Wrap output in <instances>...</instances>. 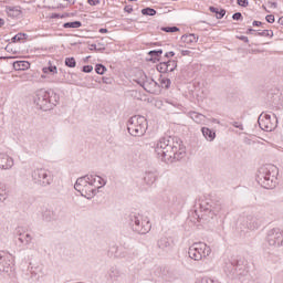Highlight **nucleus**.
Returning <instances> with one entry per match:
<instances>
[{"label": "nucleus", "instance_id": "aec40b11", "mask_svg": "<svg viewBox=\"0 0 283 283\" xmlns=\"http://www.w3.org/2000/svg\"><path fill=\"white\" fill-rule=\"evenodd\" d=\"M148 56H150V59H148L150 63H160L163 59V49L149 51Z\"/></svg>", "mask_w": 283, "mask_h": 283}, {"label": "nucleus", "instance_id": "7c9ffc66", "mask_svg": "<svg viewBox=\"0 0 283 283\" xmlns=\"http://www.w3.org/2000/svg\"><path fill=\"white\" fill-rule=\"evenodd\" d=\"M167 67H168V72H175L176 67H178V60H165Z\"/></svg>", "mask_w": 283, "mask_h": 283}, {"label": "nucleus", "instance_id": "a878e982", "mask_svg": "<svg viewBox=\"0 0 283 283\" xmlns=\"http://www.w3.org/2000/svg\"><path fill=\"white\" fill-rule=\"evenodd\" d=\"M182 43H187L188 45H191V43H198V36L196 34H185L181 36Z\"/></svg>", "mask_w": 283, "mask_h": 283}, {"label": "nucleus", "instance_id": "ddd939ff", "mask_svg": "<svg viewBox=\"0 0 283 283\" xmlns=\"http://www.w3.org/2000/svg\"><path fill=\"white\" fill-rule=\"evenodd\" d=\"M185 205V199L180 195H169L167 197V207L170 211H180Z\"/></svg>", "mask_w": 283, "mask_h": 283}, {"label": "nucleus", "instance_id": "f704fd0d", "mask_svg": "<svg viewBox=\"0 0 283 283\" xmlns=\"http://www.w3.org/2000/svg\"><path fill=\"white\" fill-rule=\"evenodd\" d=\"M43 74H57L59 70L56 65H50L42 69Z\"/></svg>", "mask_w": 283, "mask_h": 283}, {"label": "nucleus", "instance_id": "c756f323", "mask_svg": "<svg viewBox=\"0 0 283 283\" xmlns=\"http://www.w3.org/2000/svg\"><path fill=\"white\" fill-rule=\"evenodd\" d=\"M157 72H160V74L169 73V69H168L167 62L165 60L157 64Z\"/></svg>", "mask_w": 283, "mask_h": 283}, {"label": "nucleus", "instance_id": "6ab92c4d", "mask_svg": "<svg viewBox=\"0 0 283 283\" xmlns=\"http://www.w3.org/2000/svg\"><path fill=\"white\" fill-rule=\"evenodd\" d=\"M6 12H7L8 17H10L11 19H19V18H21V14H23V11H21L20 6H15V7L7 6Z\"/></svg>", "mask_w": 283, "mask_h": 283}, {"label": "nucleus", "instance_id": "bb28decb", "mask_svg": "<svg viewBox=\"0 0 283 283\" xmlns=\"http://www.w3.org/2000/svg\"><path fill=\"white\" fill-rule=\"evenodd\" d=\"M17 234L19 235L18 240L21 244H30L32 242V235L30 233L23 234L19 231H17Z\"/></svg>", "mask_w": 283, "mask_h": 283}, {"label": "nucleus", "instance_id": "a211bd4d", "mask_svg": "<svg viewBox=\"0 0 283 283\" xmlns=\"http://www.w3.org/2000/svg\"><path fill=\"white\" fill-rule=\"evenodd\" d=\"M247 227L251 231H254V229H260V227H262V219H258V217H253V216H248Z\"/></svg>", "mask_w": 283, "mask_h": 283}, {"label": "nucleus", "instance_id": "0eeeda50", "mask_svg": "<svg viewBox=\"0 0 283 283\" xmlns=\"http://www.w3.org/2000/svg\"><path fill=\"white\" fill-rule=\"evenodd\" d=\"M188 255L190 260L200 262L203 258H209V255H211V247L202 242L193 243L188 250Z\"/></svg>", "mask_w": 283, "mask_h": 283}, {"label": "nucleus", "instance_id": "e433bc0d", "mask_svg": "<svg viewBox=\"0 0 283 283\" xmlns=\"http://www.w3.org/2000/svg\"><path fill=\"white\" fill-rule=\"evenodd\" d=\"M64 65H66V67H76V59H74V57H66L64 60Z\"/></svg>", "mask_w": 283, "mask_h": 283}, {"label": "nucleus", "instance_id": "c9c22d12", "mask_svg": "<svg viewBox=\"0 0 283 283\" xmlns=\"http://www.w3.org/2000/svg\"><path fill=\"white\" fill-rule=\"evenodd\" d=\"M23 39H28V34H25V33H18V34H15L12 39H11V41L13 42V43H19V41H23Z\"/></svg>", "mask_w": 283, "mask_h": 283}, {"label": "nucleus", "instance_id": "4c0bfd02", "mask_svg": "<svg viewBox=\"0 0 283 283\" xmlns=\"http://www.w3.org/2000/svg\"><path fill=\"white\" fill-rule=\"evenodd\" d=\"M95 72H96V74H99L101 76H103V74H105V72H107V67L103 64H96Z\"/></svg>", "mask_w": 283, "mask_h": 283}, {"label": "nucleus", "instance_id": "864d4df0", "mask_svg": "<svg viewBox=\"0 0 283 283\" xmlns=\"http://www.w3.org/2000/svg\"><path fill=\"white\" fill-rule=\"evenodd\" d=\"M265 21H266L268 23H275V15H273V14L266 15V17H265Z\"/></svg>", "mask_w": 283, "mask_h": 283}, {"label": "nucleus", "instance_id": "774afa93", "mask_svg": "<svg viewBox=\"0 0 283 283\" xmlns=\"http://www.w3.org/2000/svg\"><path fill=\"white\" fill-rule=\"evenodd\" d=\"M279 25H283V17L277 20Z\"/></svg>", "mask_w": 283, "mask_h": 283}, {"label": "nucleus", "instance_id": "393cba45", "mask_svg": "<svg viewBox=\"0 0 283 283\" xmlns=\"http://www.w3.org/2000/svg\"><path fill=\"white\" fill-rule=\"evenodd\" d=\"M96 193H98V190H96V187H94V186H92L90 184L86 186V190H83V196L85 198H87L88 200L94 198V196H96Z\"/></svg>", "mask_w": 283, "mask_h": 283}, {"label": "nucleus", "instance_id": "052dcab7", "mask_svg": "<svg viewBox=\"0 0 283 283\" xmlns=\"http://www.w3.org/2000/svg\"><path fill=\"white\" fill-rule=\"evenodd\" d=\"M209 10H210L213 14H218V12L220 11V9H218V8L213 7V6L209 7Z\"/></svg>", "mask_w": 283, "mask_h": 283}, {"label": "nucleus", "instance_id": "2eb2a0df", "mask_svg": "<svg viewBox=\"0 0 283 283\" xmlns=\"http://www.w3.org/2000/svg\"><path fill=\"white\" fill-rule=\"evenodd\" d=\"M88 180H90V175L77 178L74 185V189L77 190L78 193H81V196H83V191H87V186L90 185Z\"/></svg>", "mask_w": 283, "mask_h": 283}, {"label": "nucleus", "instance_id": "de8ad7c7", "mask_svg": "<svg viewBox=\"0 0 283 283\" xmlns=\"http://www.w3.org/2000/svg\"><path fill=\"white\" fill-rule=\"evenodd\" d=\"M196 283H218V281L211 280L209 277H202L201 280L197 281Z\"/></svg>", "mask_w": 283, "mask_h": 283}, {"label": "nucleus", "instance_id": "6e6d98bb", "mask_svg": "<svg viewBox=\"0 0 283 283\" xmlns=\"http://www.w3.org/2000/svg\"><path fill=\"white\" fill-rule=\"evenodd\" d=\"M237 39H239V41H243V43H249V38L247 35H237Z\"/></svg>", "mask_w": 283, "mask_h": 283}, {"label": "nucleus", "instance_id": "f257e3e1", "mask_svg": "<svg viewBox=\"0 0 283 283\" xmlns=\"http://www.w3.org/2000/svg\"><path fill=\"white\" fill-rule=\"evenodd\" d=\"M155 154L163 163H178L187 156V148L179 137L165 136L155 145Z\"/></svg>", "mask_w": 283, "mask_h": 283}, {"label": "nucleus", "instance_id": "c85d7f7f", "mask_svg": "<svg viewBox=\"0 0 283 283\" xmlns=\"http://www.w3.org/2000/svg\"><path fill=\"white\" fill-rule=\"evenodd\" d=\"M62 27L65 30H67V29H78V28L83 27V22H81V21L65 22Z\"/></svg>", "mask_w": 283, "mask_h": 283}, {"label": "nucleus", "instance_id": "4be33fe9", "mask_svg": "<svg viewBox=\"0 0 283 283\" xmlns=\"http://www.w3.org/2000/svg\"><path fill=\"white\" fill-rule=\"evenodd\" d=\"M201 134L209 143H213V140H216V130L209 127H202Z\"/></svg>", "mask_w": 283, "mask_h": 283}, {"label": "nucleus", "instance_id": "f03ea898", "mask_svg": "<svg viewBox=\"0 0 283 283\" xmlns=\"http://www.w3.org/2000/svg\"><path fill=\"white\" fill-rule=\"evenodd\" d=\"M61 97L52 90L41 88L35 92L34 103L42 112H50L59 105Z\"/></svg>", "mask_w": 283, "mask_h": 283}, {"label": "nucleus", "instance_id": "603ef678", "mask_svg": "<svg viewBox=\"0 0 283 283\" xmlns=\"http://www.w3.org/2000/svg\"><path fill=\"white\" fill-rule=\"evenodd\" d=\"M102 82L105 84V85H112V83L114 82V80L112 77H102Z\"/></svg>", "mask_w": 283, "mask_h": 283}, {"label": "nucleus", "instance_id": "1a4fd4ad", "mask_svg": "<svg viewBox=\"0 0 283 283\" xmlns=\"http://www.w3.org/2000/svg\"><path fill=\"white\" fill-rule=\"evenodd\" d=\"M199 209L201 214V218H213L214 216H218L222 211V203L220 201H203L199 205Z\"/></svg>", "mask_w": 283, "mask_h": 283}, {"label": "nucleus", "instance_id": "e2e57ef3", "mask_svg": "<svg viewBox=\"0 0 283 283\" xmlns=\"http://www.w3.org/2000/svg\"><path fill=\"white\" fill-rule=\"evenodd\" d=\"M51 19H61V14L60 13H52Z\"/></svg>", "mask_w": 283, "mask_h": 283}, {"label": "nucleus", "instance_id": "9d476101", "mask_svg": "<svg viewBox=\"0 0 283 283\" xmlns=\"http://www.w3.org/2000/svg\"><path fill=\"white\" fill-rule=\"evenodd\" d=\"M266 242L270 247H283V230L274 228L268 231Z\"/></svg>", "mask_w": 283, "mask_h": 283}, {"label": "nucleus", "instance_id": "69168bd1", "mask_svg": "<svg viewBox=\"0 0 283 283\" xmlns=\"http://www.w3.org/2000/svg\"><path fill=\"white\" fill-rule=\"evenodd\" d=\"M98 32H99L101 34H107L108 30L105 29V28H102V29L98 30Z\"/></svg>", "mask_w": 283, "mask_h": 283}, {"label": "nucleus", "instance_id": "3c124183", "mask_svg": "<svg viewBox=\"0 0 283 283\" xmlns=\"http://www.w3.org/2000/svg\"><path fill=\"white\" fill-rule=\"evenodd\" d=\"M237 3L241 8H247L249 6V0H237Z\"/></svg>", "mask_w": 283, "mask_h": 283}, {"label": "nucleus", "instance_id": "9b49d317", "mask_svg": "<svg viewBox=\"0 0 283 283\" xmlns=\"http://www.w3.org/2000/svg\"><path fill=\"white\" fill-rule=\"evenodd\" d=\"M138 85L148 92V94H154L156 88H160V84L156 82L153 77L147 76V74H143L142 78L137 81Z\"/></svg>", "mask_w": 283, "mask_h": 283}, {"label": "nucleus", "instance_id": "338daca9", "mask_svg": "<svg viewBox=\"0 0 283 283\" xmlns=\"http://www.w3.org/2000/svg\"><path fill=\"white\" fill-rule=\"evenodd\" d=\"M270 4V8H277V2H268Z\"/></svg>", "mask_w": 283, "mask_h": 283}, {"label": "nucleus", "instance_id": "cd10ccee", "mask_svg": "<svg viewBox=\"0 0 283 283\" xmlns=\"http://www.w3.org/2000/svg\"><path fill=\"white\" fill-rule=\"evenodd\" d=\"M14 70H28L30 67V62L28 61H15L13 62Z\"/></svg>", "mask_w": 283, "mask_h": 283}, {"label": "nucleus", "instance_id": "c03bdc74", "mask_svg": "<svg viewBox=\"0 0 283 283\" xmlns=\"http://www.w3.org/2000/svg\"><path fill=\"white\" fill-rule=\"evenodd\" d=\"M90 50L94 52H105V46L103 48H97L96 44H91Z\"/></svg>", "mask_w": 283, "mask_h": 283}, {"label": "nucleus", "instance_id": "49530a36", "mask_svg": "<svg viewBox=\"0 0 283 283\" xmlns=\"http://www.w3.org/2000/svg\"><path fill=\"white\" fill-rule=\"evenodd\" d=\"M93 70H94V66L92 65H84L82 67V72H84L85 74H90L91 72H93Z\"/></svg>", "mask_w": 283, "mask_h": 283}, {"label": "nucleus", "instance_id": "39448f33", "mask_svg": "<svg viewBox=\"0 0 283 283\" xmlns=\"http://www.w3.org/2000/svg\"><path fill=\"white\" fill-rule=\"evenodd\" d=\"M274 166H262L259 168L256 174V182L263 187V189H275L277 185V177H275Z\"/></svg>", "mask_w": 283, "mask_h": 283}, {"label": "nucleus", "instance_id": "b1692460", "mask_svg": "<svg viewBox=\"0 0 283 283\" xmlns=\"http://www.w3.org/2000/svg\"><path fill=\"white\" fill-rule=\"evenodd\" d=\"M42 218H43L44 222H52V220H56V212H54L53 210H50V209H45L42 212Z\"/></svg>", "mask_w": 283, "mask_h": 283}, {"label": "nucleus", "instance_id": "4d7b16f0", "mask_svg": "<svg viewBox=\"0 0 283 283\" xmlns=\"http://www.w3.org/2000/svg\"><path fill=\"white\" fill-rule=\"evenodd\" d=\"M124 11H126L128 14H132L134 12V7L132 6H125L124 7Z\"/></svg>", "mask_w": 283, "mask_h": 283}, {"label": "nucleus", "instance_id": "680f3d73", "mask_svg": "<svg viewBox=\"0 0 283 283\" xmlns=\"http://www.w3.org/2000/svg\"><path fill=\"white\" fill-rule=\"evenodd\" d=\"M190 54H191V51H189V50L181 51V56H189Z\"/></svg>", "mask_w": 283, "mask_h": 283}, {"label": "nucleus", "instance_id": "6e6552de", "mask_svg": "<svg viewBox=\"0 0 283 283\" xmlns=\"http://www.w3.org/2000/svg\"><path fill=\"white\" fill-rule=\"evenodd\" d=\"M32 180L35 185L40 187H50L52 182H54V178L52 177V172L45 168H36L31 174Z\"/></svg>", "mask_w": 283, "mask_h": 283}, {"label": "nucleus", "instance_id": "7ed1b4c3", "mask_svg": "<svg viewBox=\"0 0 283 283\" xmlns=\"http://www.w3.org/2000/svg\"><path fill=\"white\" fill-rule=\"evenodd\" d=\"M128 227L134 231V233H138V235H147L149 231H151V222L147 217L138 212H132L127 217Z\"/></svg>", "mask_w": 283, "mask_h": 283}, {"label": "nucleus", "instance_id": "58836bf2", "mask_svg": "<svg viewBox=\"0 0 283 283\" xmlns=\"http://www.w3.org/2000/svg\"><path fill=\"white\" fill-rule=\"evenodd\" d=\"M161 32H168V33H174V32H180V28L178 27H161Z\"/></svg>", "mask_w": 283, "mask_h": 283}, {"label": "nucleus", "instance_id": "412c9836", "mask_svg": "<svg viewBox=\"0 0 283 283\" xmlns=\"http://www.w3.org/2000/svg\"><path fill=\"white\" fill-rule=\"evenodd\" d=\"M158 249H161V251H171V241L167 237H161L157 241Z\"/></svg>", "mask_w": 283, "mask_h": 283}, {"label": "nucleus", "instance_id": "a19ab883", "mask_svg": "<svg viewBox=\"0 0 283 283\" xmlns=\"http://www.w3.org/2000/svg\"><path fill=\"white\" fill-rule=\"evenodd\" d=\"M8 200V192L6 189L0 188V202H6Z\"/></svg>", "mask_w": 283, "mask_h": 283}, {"label": "nucleus", "instance_id": "2f4dec72", "mask_svg": "<svg viewBox=\"0 0 283 283\" xmlns=\"http://www.w3.org/2000/svg\"><path fill=\"white\" fill-rule=\"evenodd\" d=\"M144 17H156L157 11L154 8L147 7L142 10Z\"/></svg>", "mask_w": 283, "mask_h": 283}, {"label": "nucleus", "instance_id": "37998d69", "mask_svg": "<svg viewBox=\"0 0 283 283\" xmlns=\"http://www.w3.org/2000/svg\"><path fill=\"white\" fill-rule=\"evenodd\" d=\"M233 21H243L244 17L242 15V12H235L232 15Z\"/></svg>", "mask_w": 283, "mask_h": 283}, {"label": "nucleus", "instance_id": "423d86ee", "mask_svg": "<svg viewBox=\"0 0 283 283\" xmlns=\"http://www.w3.org/2000/svg\"><path fill=\"white\" fill-rule=\"evenodd\" d=\"M147 127V118L143 115H134L127 122V132L130 136H145Z\"/></svg>", "mask_w": 283, "mask_h": 283}, {"label": "nucleus", "instance_id": "13d9d810", "mask_svg": "<svg viewBox=\"0 0 283 283\" xmlns=\"http://www.w3.org/2000/svg\"><path fill=\"white\" fill-rule=\"evenodd\" d=\"M88 6H98L101 0H87Z\"/></svg>", "mask_w": 283, "mask_h": 283}, {"label": "nucleus", "instance_id": "5fc2aeb1", "mask_svg": "<svg viewBox=\"0 0 283 283\" xmlns=\"http://www.w3.org/2000/svg\"><path fill=\"white\" fill-rule=\"evenodd\" d=\"M98 180V185H101V187H105L107 185V181L105 179H103L101 176H97Z\"/></svg>", "mask_w": 283, "mask_h": 283}, {"label": "nucleus", "instance_id": "a18cd8bd", "mask_svg": "<svg viewBox=\"0 0 283 283\" xmlns=\"http://www.w3.org/2000/svg\"><path fill=\"white\" fill-rule=\"evenodd\" d=\"M224 14H227V10L220 9L216 14V19H224Z\"/></svg>", "mask_w": 283, "mask_h": 283}, {"label": "nucleus", "instance_id": "f8f14e48", "mask_svg": "<svg viewBox=\"0 0 283 283\" xmlns=\"http://www.w3.org/2000/svg\"><path fill=\"white\" fill-rule=\"evenodd\" d=\"M12 266H14L12 254L6 251H0V272L10 273L12 271Z\"/></svg>", "mask_w": 283, "mask_h": 283}, {"label": "nucleus", "instance_id": "8fccbe9b", "mask_svg": "<svg viewBox=\"0 0 283 283\" xmlns=\"http://www.w3.org/2000/svg\"><path fill=\"white\" fill-rule=\"evenodd\" d=\"M88 184L94 187L96 185V176L95 175H88Z\"/></svg>", "mask_w": 283, "mask_h": 283}, {"label": "nucleus", "instance_id": "ea45409f", "mask_svg": "<svg viewBox=\"0 0 283 283\" xmlns=\"http://www.w3.org/2000/svg\"><path fill=\"white\" fill-rule=\"evenodd\" d=\"M255 36H270V39H273V30H263L255 33Z\"/></svg>", "mask_w": 283, "mask_h": 283}, {"label": "nucleus", "instance_id": "20e7f679", "mask_svg": "<svg viewBox=\"0 0 283 283\" xmlns=\"http://www.w3.org/2000/svg\"><path fill=\"white\" fill-rule=\"evenodd\" d=\"M224 273L230 280H239L244 282L245 277H249V269L244 264V261L233 259L226 263Z\"/></svg>", "mask_w": 283, "mask_h": 283}, {"label": "nucleus", "instance_id": "bf43d9fd", "mask_svg": "<svg viewBox=\"0 0 283 283\" xmlns=\"http://www.w3.org/2000/svg\"><path fill=\"white\" fill-rule=\"evenodd\" d=\"M252 25H253L254 28H260V27H263L264 23H262L261 21L254 20V21L252 22Z\"/></svg>", "mask_w": 283, "mask_h": 283}, {"label": "nucleus", "instance_id": "f3484780", "mask_svg": "<svg viewBox=\"0 0 283 283\" xmlns=\"http://www.w3.org/2000/svg\"><path fill=\"white\" fill-rule=\"evenodd\" d=\"M108 277L112 280V282H120V280L125 277V273L118 270V268L112 266L108 271Z\"/></svg>", "mask_w": 283, "mask_h": 283}, {"label": "nucleus", "instance_id": "09e8293b", "mask_svg": "<svg viewBox=\"0 0 283 283\" xmlns=\"http://www.w3.org/2000/svg\"><path fill=\"white\" fill-rule=\"evenodd\" d=\"M175 56H176V52L174 51L166 52L164 55V61L165 59H168V61H170L169 59H174Z\"/></svg>", "mask_w": 283, "mask_h": 283}, {"label": "nucleus", "instance_id": "5701e85b", "mask_svg": "<svg viewBox=\"0 0 283 283\" xmlns=\"http://www.w3.org/2000/svg\"><path fill=\"white\" fill-rule=\"evenodd\" d=\"M156 180H158V175L154 171H147L144 176V182H146V185L151 186Z\"/></svg>", "mask_w": 283, "mask_h": 283}, {"label": "nucleus", "instance_id": "473e14b6", "mask_svg": "<svg viewBox=\"0 0 283 283\" xmlns=\"http://www.w3.org/2000/svg\"><path fill=\"white\" fill-rule=\"evenodd\" d=\"M190 118H192V120H195V123H202V120H205V115L196 113V112H191L190 113Z\"/></svg>", "mask_w": 283, "mask_h": 283}, {"label": "nucleus", "instance_id": "72a5a7b5", "mask_svg": "<svg viewBox=\"0 0 283 283\" xmlns=\"http://www.w3.org/2000/svg\"><path fill=\"white\" fill-rule=\"evenodd\" d=\"M160 85L164 90H169V87H171V80H169L168 77H163V75H160Z\"/></svg>", "mask_w": 283, "mask_h": 283}, {"label": "nucleus", "instance_id": "dca6fc26", "mask_svg": "<svg viewBox=\"0 0 283 283\" xmlns=\"http://www.w3.org/2000/svg\"><path fill=\"white\" fill-rule=\"evenodd\" d=\"M14 167V159L8 154L0 153V169H12Z\"/></svg>", "mask_w": 283, "mask_h": 283}, {"label": "nucleus", "instance_id": "4468645a", "mask_svg": "<svg viewBox=\"0 0 283 283\" xmlns=\"http://www.w3.org/2000/svg\"><path fill=\"white\" fill-rule=\"evenodd\" d=\"M258 124L263 132H273L277 127V124L271 122V115L269 114H261Z\"/></svg>", "mask_w": 283, "mask_h": 283}, {"label": "nucleus", "instance_id": "79ce46f5", "mask_svg": "<svg viewBox=\"0 0 283 283\" xmlns=\"http://www.w3.org/2000/svg\"><path fill=\"white\" fill-rule=\"evenodd\" d=\"M232 127H235L237 129H240L241 132H244V126L240 122H232L230 123Z\"/></svg>", "mask_w": 283, "mask_h": 283}, {"label": "nucleus", "instance_id": "0e129e2a", "mask_svg": "<svg viewBox=\"0 0 283 283\" xmlns=\"http://www.w3.org/2000/svg\"><path fill=\"white\" fill-rule=\"evenodd\" d=\"M255 33V30L253 28H249L245 32V34H253Z\"/></svg>", "mask_w": 283, "mask_h": 283}]
</instances>
